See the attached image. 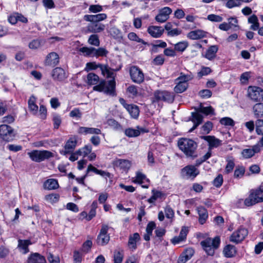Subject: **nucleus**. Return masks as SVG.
Instances as JSON below:
<instances>
[{"instance_id":"e2e57ef3","label":"nucleus","mask_w":263,"mask_h":263,"mask_svg":"<svg viewBox=\"0 0 263 263\" xmlns=\"http://www.w3.org/2000/svg\"><path fill=\"white\" fill-rule=\"evenodd\" d=\"M164 213L165 216L168 219H173L174 217V212L173 209L168 205L164 208Z\"/></svg>"},{"instance_id":"a878e982","label":"nucleus","mask_w":263,"mask_h":263,"mask_svg":"<svg viewBox=\"0 0 263 263\" xmlns=\"http://www.w3.org/2000/svg\"><path fill=\"white\" fill-rule=\"evenodd\" d=\"M218 50V47L217 45H212L210 46L206 50L205 53L202 54V56L209 60L212 61L214 60L216 53Z\"/></svg>"},{"instance_id":"5fc2aeb1","label":"nucleus","mask_w":263,"mask_h":263,"mask_svg":"<svg viewBox=\"0 0 263 263\" xmlns=\"http://www.w3.org/2000/svg\"><path fill=\"white\" fill-rule=\"evenodd\" d=\"M255 132L257 135H263V120L257 119L255 121Z\"/></svg>"},{"instance_id":"9d476101","label":"nucleus","mask_w":263,"mask_h":263,"mask_svg":"<svg viewBox=\"0 0 263 263\" xmlns=\"http://www.w3.org/2000/svg\"><path fill=\"white\" fill-rule=\"evenodd\" d=\"M108 229L109 227L107 225L102 224L97 239L99 245L104 246L108 243L110 240L109 235L107 234Z\"/></svg>"},{"instance_id":"7c9ffc66","label":"nucleus","mask_w":263,"mask_h":263,"mask_svg":"<svg viewBox=\"0 0 263 263\" xmlns=\"http://www.w3.org/2000/svg\"><path fill=\"white\" fill-rule=\"evenodd\" d=\"M78 133L81 135L96 134L99 135L101 134L100 129L92 127H80L78 130Z\"/></svg>"},{"instance_id":"f03ea898","label":"nucleus","mask_w":263,"mask_h":263,"mask_svg":"<svg viewBox=\"0 0 263 263\" xmlns=\"http://www.w3.org/2000/svg\"><path fill=\"white\" fill-rule=\"evenodd\" d=\"M110 78L111 80L108 81L107 83L104 80L100 81L98 85L93 87V90L100 92L103 91L110 96H115L116 82L115 77Z\"/></svg>"},{"instance_id":"69168bd1","label":"nucleus","mask_w":263,"mask_h":263,"mask_svg":"<svg viewBox=\"0 0 263 263\" xmlns=\"http://www.w3.org/2000/svg\"><path fill=\"white\" fill-rule=\"evenodd\" d=\"M95 57L97 58L106 56L108 53L107 51L103 48H95Z\"/></svg>"},{"instance_id":"b1692460","label":"nucleus","mask_w":263,"mask_h":263,"mask_svg":"<svg viewBox=\"0 0 263 263\" xmlns=\"http://www.w3.org/2000/svg\"><path fill=\"white\" fill-rule=\"evenodd\" d=\"M105 13H99L95 15H85L84 18L85 21L90 22H99L103 21L107 18Z\"/></svg>"},{"instance_id":"39448f33","label":"nucleus","mask_w":263,"mask_h":263,"mask_svg":"<svg viewBox=\"0 0 263 263\" xmlns=\"http://www.w3.org/2000/svg\"><path fill=\"white\" fill-rule=\"evenodd\" d=\"M30 158L33 161L41 162L54 157V154L46 150H33L28 153Z\"/></svg>"},{"instance_id":"a211bd4d","label":"nucleus","mask_w":263,"mask_h":263,"mask_svg":"<svg viewBox=\"0 0 263 263\" xmlns=\"http://www.w3.org/2000/svg\"><path fill=\"white\" fill-rule=\"evenodd\" d=\"M202 139L208 142L210 151L221 145V141L213 136H204L202 137Z\"/></svg>"},{"instance_id":"c85d7f7f","label":"nucleus","mask_w":263,"mask_h":263,"mask_svg":"<svg viewBox=\"0 0 263 263\" xmlns=\"http://www.w3.org/2000/svg\"><path fill=\"white\" fill-rule=\"evenodd\" d=\"M207 33L202 30H196L189 32L187 37L193 40H199L206 36Z\"/></svg>"},{"instance_id":"a18cd8bd","label":"nucleus","mask_w":263,"mask_h":263,"mask_svg":"<svg viewBox=\"0 0 263 263\" xmlns=\"http://www.w3.org/2000/svg\"><path fill=\"white\" fill-rule=\"evenodd\" d=\"M92 151V146L90 145H86L84 147L79 149L77 153H79V156H82L86 157Z\"/></svg>"},{"instance_id":"ea45409f","label":"nucleus","mask_w":263,"mask_h":263,"mask_svg":"<svg viewBox=\"0 0 263 263\" xmlns=\"http://www.w3.org/2000/svg\"><path fill=\"white\" fill-rule=\"evenodd\" d=\"M130 116L133 118H137L139 115V107L134 104H129L126 109Z\"/></svg>"},{"instance_id":"79ce46f5","label":"nucleus","mask_w":263,"mask_h":263,"mask_svg":"<svg viewBox=\"0 0 263 263\" xmlns=\"http://www.w3.org/2000/svg\"><path fill=\"white\" fill-rule=\"evenodd\" d=\"M109 34L115 39L122 38L121 31L115 26L111 27L107 30Z\"/></svg>"},{"instance_id":"5701e85b","label":"nucleus","mask_w":263,"mask_h":263,"mask_svg":"<svg viewBox=\"0 0 263 263\" xmlns=\"http://www.w3.org/2000/svg\"><path fill=\"white\" fill-rule=\"evenodd\" d=\"M199 113V112H197V111L195 112L192 113V119L191 120L194 123V125L192 128L189 130V132H192L202 122L203 116Z\"/></svg>"},{"instance_id":"c9c22d12","label":"nucleus","mask_w":263,"mask_h":263,"mask_svg":"<svg viewBox=\"0 0 263 263\" xmlns=\"http://www.w3.org/2000/svg\"><path fill=\"white\" fill-rule=\"evenodd\" d=\"M36 101V98L33 95L31 96L28 101L29 109L33 115H36L39 109Z\"/></svg>"},{"instance_id":"cd10ccee","label":"nucleus","mask_w":263,"mask_h":263,"mask_svg":"<svg viewBox=\"0 0 263 263\" xmlns=\"http://www.w3.org/2000/svg\"><path fill=\"white\" fill-rule=\"evenodd\" d=\"M45 258L37 253H31L28 257L27 263H46Z\"/></svg>"},{"instance_id":"4d7b16f0","label":"nucleus","mask_w":263,"mask_h":263,"mask_svg":"<svg viewBox=\"0 0 263 263\" xmlns=\"http://www.w3.org/2000/svg\"><path fill=\"white\" fill-rule=\"evenodd\" d=\"M152 196L148 199L149 203L154 202L157 199L161 198L163 195V193L161 192L154 190L152 191Z\"/></svg>"},{"instance_id":"49530a36","label":"nucleus","mask_w":263,"mask_h":263,"mask_svg":"<svg viewBox=\"0 0 263 263\" xmlns=\"http://www.w3.org/2000/svg\"><path fill=\"white\" fill-rule=\"evenodd\" d=\"M197 112H201L205 115H214V109L212 106L204 107L201 105L196 109Z\"/></svg>"},{"instance_id":"58836bf2","label":"nucleus","mask_w":263,"mask_h":263,"mask_svg":"<svg viewBox=\"0 0 263 263\" xmlns=\"http://www.w3.org/2000/svg\"><path fill=\"white\" fill-rule=\"evenodd\" d=\"M226 162L227 165L224 171V174H229L233 171L234 168V159L232 157H228L226 159Z\"/></svg>"},{"instance_id":"bb28decb","label":"nucleus","mask_w":263,"mask_h":263,"mask_svg":"<svg viewBox=\"0 0 263 263\" xmlns=\"http://www.w3.org/2000/svg\"><path fill=\"white\" fill-rule=\"evenodd\" d=\"M52 77L58 81H63L67 77V74L65 70L61 67H57L52 71Z\"/></svg>"},{"instance_id":"c03bdc74","label":"nucleus","mask_w":263,"mask_h":263,"mask_svg":"<svg viewBox=\"0 0 263 263\" xmlns=\"http://www.w3.org/2000/svg\"><path fill=\"white\" fill-rule=\"evenodd\" d=\"M243 202L245 205L247 206H251L258 203L257 199L254 197V194H252L251 191L250 192L248 197L246 198Z\"/></svg>"},{"instance_id":"13d9d810","label":"nucleus","mask_w":263,"mask_h":263,"mask_svg":"<svg viewBox=\"0 0 263 263\" xmlns=\"http://www.w3.org/2000/svg\"><path fill=\"white\" fill-rule=\"evenodd\" d=\"M189 44L186 41L180 42L175 45V50L180 52L184 51Z\"/></svg>"},{"instance_id":"7ed1b4c3","label":"nucleus","mask_w":263,"mask_h":263,"mask_svg":"<svg viewBox=\"0 0 263 263\" xmlns=\"http://www.w3.org/2000/svg\"><path fill=\"white\" fill-rule=\"evenodd\" d=\"M200 243L206 254L213 256L215 250L219 247L220 239L219 236H216L213 238L209 237L202 241Z\"/></svg>"},{"instance_id":"338daca9","label":"nucleus","mask_w":263,"mask_h":263,"mask_svg":"<svg viewBox=\"0 0 263 263\" xmlns=\"http://www.w3.org/2000/svg\"><path fill=\"white\" fill-rule=\"evenodd\" d=\"M223 181L222 175L219 174L213 180V184L215 186L219 187L222 185Z\"/></svg>"},{"instance_id":"72a5a7b5","label":"nucleus","mask_w":263,"mask_h":263,"mask_svg":"<svg viewBox=\"0 0 263 263\" xmlns=\"http://www.w3.org/2000/svg\"><path fill=\"white\" fill-rule=\"evenodd\" d=\"M43 187L45 190H53L58 189L59 185L57 180L48 179L44 182Z\"/></svg>"},{"instance_id":"774afa93","label":"nucleus","mask_w":263,"mask_h":263,"mask_svg":"<svg viewBox=\"0 0 263 263\" xmlns=\"http://www.w3.org/2000/svg\"><path fill=\"white\" fill-rule=\"evenodd\" d=\"M241 4L239 0H228L226 5V7L230 9L235 7H238Z\"/></svg>"},{"instance_id":"3c124183","label":"nucleus","mask_w":263,"mask_h":263,"mask_svg":"<svg viewBox=\"0 0 263 263\" xmlns=\"http://www.w3.org/2000/svg\"><path fill=\"white\" fill-rule=\"evenodd\" d=\"M87 83L89 85H96L99 81V77L93 73H88L87 77Z\"/></svg>"},{"instance_id":"dca6fc26","label":"nucleus","mask_w":263,"mask_h":263,"mask_svg":"<svg viewBox=\"0 0 263 263\" xmlns=\"http://www.w3.org/2000/svg\"><path fill=\"white\" fill-rule=\"evenodd\" d=\"M182 173L187 178H194L199 174L198 170L194 165H190L182 170Z\"/></svg>"},{"instance_id":"2eb2a0df","label":"nucleus","mask_w":263,"mask_h":263,"mask_svg":"<svg viewBox=\"0 0 263 263\" xmlns=\"http://www.w3.org/2000/svg\"><path fill=\"white\" fill-rule=\"evenodd\" d=\"M189 229L187 227H182L179 236L174 237L171 239V243L176 245L185 241Z\"/></svg>"},{"instance_id":"2f4dec72","label":"nucleus","mask_w":263,"mask_h":263,"mask_svg":"<svg viewBox=\"0 0 263 263\" xmlns=\"http://www.w3.org/2000/svg\"><path fill=\"white\" fill-rule=\"evenodd\" d=\"M113 164L115 166L119 167L120 169L123 170H128L131 166L130 162L129 160L126 159H116L114 161Z\"/></svg>"},{"instance_id":"603ef678","label":"nucleus","mask_w":263,"mask_h":263,"mask_svg":"<svg viewBox=\"0 0 263 263\" xmlns=\"http://www.w3.org/2000/svg\"><path fill=\"white\" fill-rule=\"evenodd\" d=\"M176 85L174 87V91L176 93H182L184 92L187 88L188 84L186 83H179L176 82Z\"/></svg>"},{"instance_id":"c756f323","label":"nucleus","mask_w":263,"mask_h":263,"mask_svg":"<svg viewBox=\"0 0 263 263\" xmlns=\"http://www.w3.org/2000/svg\"><path fill=\"white\" fill-rule=\"evenodd\" d=\"M252 111L254 117L257 119L263 118V103L260 102L254 105Z\"/></svg>"},{"instance_id":"680f3d73","label":"nucleus","mask_w":263,"mask_h":263,"mask_svg":"<svg viewBox=\"0 0 263 263\" xmlns=\"http://www.w3.org/2000/svg\"><path fill=\"white\" fill-rule=\"evenodd\" d=\"M220 123L225 126H233L235 122L232 119L229 117H224L220 119Z\"/></svg>"},{"instance_id":"6ab92c4d","label":"nucleus","mask_w":263,"mask_h":263,"mask_svg":"<svg viewBox=\"0 0 263 263\" xmlns=\"http://www.w3.org/2000/svg\"><path fill=\"white\" fill-rule=\"evenodd\" d=\"M194 254V250L189 248L186 249L180 255L178 259V263H185L190 259Z\"/></svg>"},{"instance_id":"e433bc0d","label":"nucleus","mask_w":263,"mask_h":263,"mask_svg":"<svg viewBox=\"0 0 263 263\" xmlns=\"http://www.w3.org/2000/svg\"><path fill=\"white\" fill-rule=\"evenodd\" d=\"M31 244L30 240L19 239L18 240V248L22 251L23 254H25L29 252L28 246Z\"/></svg>"},{"instance_id":"f704fd0d","label":"nucleus","mask_w":263,"mask_h":263,"mask_svg":"<svg viewBox=\"0 0 263 263\" xmlns=\"http://www.w3.org/2000/svg\"><path fill=\"white\" fill-rule=\"evenodd\" d=\"M197 210L199 215V222L201 224H203L205 222L208 217V211L203 206L198 207Z\"/></svg>"},{"instance_id":"bf43d9fd","label":"nucleus","mask_w":263,"mask_h":263,"mask_svg":"<svg viewBox=\"0 0 263 263\" xmlns=\"http://www.w3.org/2000/svg\"><path fill=\"white\" fill-rule=\"evenodd\" d=\"M107 124L108 126L116 130L121 129V125L115 119H109L107 121Z\"/></svg>"},{"instance_id":"f257e3e1","label":"nucleus","mask_w":263,"mask_h":263,"mask_svg":"<svg viewBox=\"0 0 263 263\" xmlns=\"http://www.w3.org/2000/svg\"><path fill=\"white\" fill-rule=\"evenodd\" d=\"M178 146L187 157L195 158L197 157L196 151L198 146L197 143L193 140L182 138L178 141Z\"/></svg>"},{"instance_id":"6e6d98bb","label":"nucleus","mask_w":263,"mask_h":263,"mask_svg":"<svg viewBox=\"0 0 263 263\" xmlns=\"http://www.w3.org/2000/svg\"><path fill=\"white\" fill-rule=\"evenodd\" d=\"M213 127V123L210 121H207L201 127V130L203 134H208L212 129Z\"/></svg>"},{"instance_id":"f8f14e48","label":"nucleus","mask_w":263,"mask_h":263,"mask_svg":"<svg viewBox=\"0 0 263 263\" xmlns=\"http://www.w3.org/2000/svg\"><path fill=\"white\" fill-rule=\"evenodd\" d=\"M132 182L135 183L141 184L143 188L147 189L149 187V180L141 171H138L136 173L135 177L132 178Z\"/></svg>"},{"instance_id":"423d86ee","label":"nucleus","mask_w":263,"mask_h":263,"mask_svg":"<svg viewBox=\"0 0 263 263\" xmlns=\"http://www.w3.org/2000/svg\"><path fill=\"white\" fill-rule=\"evenodd\" d=\"M248 98L255 102L263 101V89L257 86H249L247 90Z\"/></svg>"},{"instance_id":"1a4fd4ad","label":"nucleus","mask_w":263,"mask_h":263,"mask_svg":"<svg viewBox=\"0 0 263 263\" xmlns=\"http://www.w3.org/2000/svg\"><path fill=\"white\" fill-rule=\"evenodd\" d=\"M154 98L156 101H163L172 103L174 100V95L173 92L166 90H157L154 92Z\"/></svg>"},{"instance_id":"4c0bfd02","label":"nucleus","mask_w":263,"mask_h":263,"mask_svg":"<svg viewBox=\"0 0 263 263\" xmlns=\"http://www.w3.org/2000/svg\"><path fill=\"white\" fill-rule=\"evenodd\" d=\"M236 253L235 247L231 245H227L223 250V254L226 257H233Z\"/></svg>"},{"instance_id":"864d4df0","label":"nucleus","mask_w":263,"mask_h":263,"mask_svg":"<svg viewBox=\"0 0 263 263\" xmlns=\"http://www.w3.org/2000/svg\"><path fill=\"white\" fill-rule=\"evenodd\" d=\"M251 191L254 194L258 203L263 202V189L259 188Z\"/></svg>"},{"instance_id":"0e129e2a","label":"nucleus","mask_w":263,"mask_h":263,"mask_svg":"<svg viewBox=\"0 0 263 263\" xmlns=\"http://www.w3.org/2000/svg\"><path fill=\"white\" fill-rule=\"evenodd\" d=\"M102 6L99 5H91L89 6L88 10L89 12L96 13L102 11Z\"/></svg>"},{"instance_id":"0eeeda50","label":"nucleus","mask_w":263,"mask_h":263,"mask_svg":"<svg viewBox=\"0 0 263 263\" xmlns=\"http://www.w3.org/2000/svg\"><path fill=\"white\" fill-rule=\"evenodd\" d=\"M248 234L247 229L240 227L232 234L230 237V241L235 243H238L244 240Z\"/></svg>"},{"instance_id":"393cba45","label":"nucleus","mask_w":263,"mask_h":263,"mask_svg":"<svg viewBox=\"0 0 263 263\" xmlns=\"http://www.w3.org/2000/svg\"><path fill=\"white\" fill-rule=\"evenodd\" d=\"M148 130L143 128H140L139 126L137 127V129L133 128H128L124 131L125 135L128 137H136L139 136L141 133H147Z\"/></svg>"},{"instance_id":"6e6552de","label":"nucleus","mask_w":263,"mask_h":263,"mask_svg":"<svg viewBox=\"0 0 263 263\" xmlns=\"http://www.w3.org/2000/svg\"><path fill=\"white\" fill-rule=\"evenodd\" d=\"M15 136L13 128L7 125L3 124L0 126V137L4 141H10Z\"/></svg>"},{"instance_id":"4468645a","label":"nucleus","mask_w":263,"mask_h":263,"mask_svg":"<svg viewBox=\"0 0 263 263\" xmlns=\"http://www.w3.org/2000/svg\"><path fill=\"white\" fill-rule=\"evenodd\" d=\"M172 10L168 7H164L159 11V13L155 17V20L159 23H164L169 18V15L172 13Z\"/></svg>"},{"instance_id":"8fccbe9b","label":"nucleus","mask_w":263,"mask_h":263,"mask_svg":"<svg viewBox=\"0 0 263 263\" xmlns=\"http://www.w3.org/2000/svg\"><path fill=\"white\" fill-rule=\"evenodd\" d=\"M246 172V170L244 166L241 165L237 166L234 173V177L236 179H239L242 178Z\"/></svg>"},{"instance_id":"9b49d317","label":"nucleus","mask_w":263,"mask_h":263,"mask_svg":"<svg viewBox=\"0 0 263 263\" xmlns=\"http://www.w3.org/2000/svg\"><path fill=\"white\" fill-rule=\"evenodd\" d=\"M129 73L134 82L140 84L144 81V73L138 67L136 66H132L129 69Z\"/></svg>"},{"instance_id":"aec40b11","label":"nucleus","mask_w":263,"mask_h":263,"mask_svg":"<svg viewBox=\"0 0 263 263\" xmlns=\"http://www.w3.org/2000/svg\"><path fill=\"white\" fill-rule=\"evenodd\" d=\"M87 26L89 32L97 33L103 31L105 29V25L99 22H91Z\"/></svg>"},{"instance_id":"412c9836","label":"nucleus","mask_w":263,"mask_h":263,"mask_svg":"<svg viewBox=\"0 0 263 263\" xmlns=\"http://www.w3.org/2000/svg\"><path fill=\"white\" fill-rule=\"evenodd\" d=\"M261 150L259 145H254L252 148H246L241 152L242 157L245 159L252 157L256 153H259Z\"/></svg>"},{"instance_id":"37998d69","label":"nucleus","mask_w":263,"mask_h":263,"mask_svg":"<svg viewBox=\"0 0 263 263\" xmlns=\"http://www.w3.org/2000/svg\"><path fill=\"white\" fill-rule=\"evenodd\" d=\"M80 52L82 53L84 56L93 57H95V48L83 47L79 49Z\"/></svg>"},{"instance_id":"20e7f679","label":"nucleus","mask_w":263,"mask_h":263,"mask_svg":"<svg viewBox=\"0 0 263 263\" xmlns=\"http://www.w3.org/2000/svg\"><path fill=\"white\" fill-rule=\"evenodd\" d=\"M98 68H100L102 74L104 76H106L107 78H114L116 76L114 70L109 67L108 65L97 64L96 62L87 63L86 65L85 70L89 71L95 70Z\"/></svg>"},{"instance_id":"ddd939ff","label":"nucleus","mask_w":263,"mask_h":263,"mask_svg":"<svg viewBox=\"0 0 263 263\" xmlns=\"http://www.w3.org/2000/svg\"><path fill=\"white\" fill-rule=\"evenodd\" d=\"M78 143V137L77 136H72L67 141L64 149L61 152L62 154L64 155L73 152L75 149Z\"/></svg>"},{"instance_id":"052dcab7","label":"nucleus","mask_w":263,"mask_h":263,"mask_svg":"<svg viewBox=\"0 0 263 263\" xmlns=\"http://www.w3.org/2000/svg\"><path fill=\"white\" fill-rule=\"evenodd\" d=\"M88 42L89 44L96 46H99L100 45L99 37L96 34L91 35L88 39Z\"/></svg>"},{"instance_id":"09e8293b","label":"nucleus","mask_w":263,"mask_h":263,"mask_svg":"<svg viewBox=\"0 0 263 263\" xmlns=\"http://www.w3.org/2000/svg\"><path fill=\"white\" fill-rule=\"evenodd\" d=\"M193 76L190 73L187 74H184L183 73H181L180 76L175 80V82L179 83H186L193 79Z\"/></svg>"},{"instance_id":"473e14b6","label":"nucleus","mask_w":263,"mask_h":263,"mask_svg":"<svg viewBox=\"0 0 263 263\" xmlns=\"http://www.w3.org/2000/svg\"><path fill=\"white\" fill-rule=\"evenodd\" d=\"M140 240V236L138 233H135L133 235H130L128 242L129 249L133 251L137 249V242L139 241Z\"/></svg>"},{"instance_id":"4be33fe9","label":"nucleus","mask_w":263,"mask_h":263,"mask_svg":"<svg viewBox=\"0 0 263 263\" xmlns=\"http://www.w3.org/2000/svg\"><path fill=\"white\" fill-rule=\"evenodd\" d=\"M164 31V29L161 26H151L147 28V32L154 38L161 37Z\"/></svg>"},{"instance_id":"de8ad7c7","label":"nucleus","mask_w":263,"mask_h":263,"mask_svg":"<svg viewBox=\"0 0 263 263\" xmlns=\"http://www.w3.org/2000/svg\"><path fill=\"white\" fill-rule=\"evenodd\" d=\"M60 198V195L58 194H50L47 195L45 197V200L51 204H53L57 202Z\"/></svg>"},{"instance_id":"a19ab883","label":"nucleus","mask_w":263,"mask_h":263,"mask_svg":"<svg viewBox=\"0 0 263 263\" xmlns=\"http://www.w3.org/2000/svg\"><path fill=\"white\" fill-rule=\"evenodd\" d=\"M248 22L251 24L250 29L253 30H257L259 27V24L257 16L255 14L252 15L248 18Z\"/></svg>"},{"instance_id":"f3484780","label":"nucleus","mask_w":263,"mask_h":263,"mask_svg":"<svg viewBox=\"0 0 263 263\" xmlns=\"http://www.w3.org/2000/svg\"><path fill=\"white\" fill-rule=\"evenodd\" d=\"M59 63V56L55 52H51L47 54L45 60V65L55 66Z\"/></svg>"}]
</instances>
